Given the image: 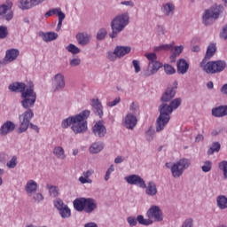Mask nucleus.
Listing matches in <instances>:
<instances>
[{"label":"nucleus","instance_id":"f257e3e1","mask_svg":"<svg viewBox=\"0 0 227 227\" xmlns=\"http://www.w3.org/2000/svg\"><path fill=\"white\" fill-rule=\"evenodd\" d=\"M10 91L15 93H21V106L24 109H27L22 114L19 116L20 128L19 134L26 132L29 129L31 120L35 116V113L31 110V107H35L36 102V92H35V85L30 82L26 85L24 82H13L9 85Z\"/></svg>","mask_w":227,"mask_h":227},{"label":"nucleus","instance_id":"f03ea898","mask_svg":"<svg viewBox=\"0 0 227 227\" xmlns=\"http://www.w3.org/2000/svg\"><path fill=\"white\" fill-rule=\"evenodd\" d=\"M176 95V86H168L163 92L160 98L161 105L159 106L160 116L156 121V132H160L166 129V125L171 120V114L182 105V99L175 98ZM173 98L175 99L173 100Z\"/></svg>","mask_w":227,"mask_h":227},{"label":"nucleus","instance_id":"7ed1b4c3","mask_svg":"<svg viewBox=\"0 0 227 227\" xmlns=\"http://www.w3.org/2000/svg\"><path fill=\"white\" fill-rule=\"evenodd\" d=\"M145 216L147 218H145L143 215H137V222L139 224H142V226H152L154 223H162V221H164L162 209L157 205H152L146 211Z\"/></svg>","mask_w":227,"mask_h":227},{"label":"nucleus","instance_id":"20e7f679","mask_svg":"<svg viewBox=\"0 0 227 227\" xmlns=\"http://www.w3.org/2000/svg\"><path fill=\"white\" fill-rule=\"evenodd\" d=\"M90 110H84L79 114L74 115V121L71 127L74 134H84L88 130V118H90Z\"/></svg>","mask_w":227,"mask_h":227},{"label":"nucleus","instance_id":"39448f33","mask_svg":"<svg viewBox=\"0 0 227 227\" xmlns=\"http://www.w3.org/2000/svg\"><path fill=\"white\" fill-rule=\"evenodd\" d=\"M224 12V6L223 4H215L209 9L205 10L202 15V22L205 26H212L217 19H219L221 13Z\"/></svg>","mask_w":227,"mask_h":227},{"label":"nucleus","instance_id":"423d86ee","mask_svg":"<svg viewBox=\"0 0 227 227\" xmlns=\"http://www.w3.org/2000/svg\"><path fill=\"white\" fill-rule=\"evenodd\" d=\"M200 67L206 74H214L224 72V70H226L227 64L225 60H215L205 63V59H203L200 63Z\"/></svg>","mask_w":227,"mask_h":227},{"label":"nucleus","instance_id":"0eeeda50","mask_svg":"<svg viewBox=\"0 0 227 227\" xmlns=\"http://www.w3.org/2000/svg\"><path fill=\"white\" fill-rule=\"evenodd\" d=\"M145 57L149 62L146 70L144 71V75L151 77V75H155L162 68L163 65L160 61L157 60V54L155 53H147Z\"/></svg>","mask_w":227,"mask_h":227},{"label":"nucleus","instance_id":"6e6552de","mask_svg":"<svg viewBox=\"0 0 227 227\" xmlns=\"http://www.w3.org/2000/svg\"><path fill=\"white\" fill-rule=\"evenodd\" d=\"M13 2L12 0H6L5 4L0 5V18L2 20L10 21L13 19Z\"/></svg>","mask_w":227,"mask_h":227},{"label":"nucleus","instance_id":"1a4fd4ad","mask_svg":"<svg viewBox=\"0 0 227 227\" xmlns=\"http://www.w3.org/2000/svg\"><path fill=\"white\" fill-rule=\"evenodd\" d=\"M129 25V14L123 13L115 17L111 22L112 29H124Z\"/></svg>","mask_w":227,"mask_h":227},{"label":"nucleus","instance_id":"9d476101","mask_svg":"<svg viewBox=\"0 0 227 227\" xmlns=\"http://www.w3.org/2000/svg\"><path fill=\"white\" fill-rule=\"evenodd\" d=\"M124 180L129 185H136V187H139L140 189H144L145 187V179L139 175L132 174L127 176L124 177Z\"/></svg>","mask_w":227,"mask_h":227},{"label":"nucleus","instance_id":"9b49d317","mask_svg":"<svg viewBox=\"0 0 227 227\" xmlns=\"http://www.w3.org/2000/svg\"><path fill=\"white\" fill-rule=\"evenodd\" d=\"M122 125L125 127V129L133 130L137 125V117L132 113H128L122 120Z\"/></svg>","mask_w":227,"mask_h":227},{"label":"nucleus","instance_id":"f8f14e48","mask_svg":"<svg viewBox=\"0 0 227 227\" xmlns=\"http://www.w3.org/2000/svg\"><path fill=\"white\" fill-rule=\"evenodd\" d=\"M52 85L54 91H59L60 90H65L67 83L65 82V74L59 73L55 74L52 78Z\"/></svg>","mask_w":227,"mask_h":227},{"label":"nucleus","instance_id":"ddd939ff","mask_svg":"<svg viewBox=\"0 0 227 227\" xmlns=\"http://www.w3.org/2000/svg\"><path fill=\"white\" fill-rule=\"evenodd\" d=\"M15 130V124L12 121H6L0 127V136L4 137Z\"/></svg>","mask_w":227,"mask_h":227},{"label":"nucleus","instance_id":"4468645a","mask_svg":"<svg viewBox=\"0 0 227 227\" xmlns=\"http://www.w3.org/2000/svg\"><path fill=\"white\" fill-rule=\"evenodd\" d=\"M92 132L96 137H106V134H107V129L101 121L96 122L92 128Z\"/></svg>","mask_w":227,"mask_h":227},{"label":"nucleus","instance_id":"2eb2a0df","mask_svg":"<svg viewBox=\"0 0 227 227\" xmlns=\"http://www.w3.org/2000/svg\"><path fill=\"white\" fill-rule=\"evenodd\" d=\"M90 106L97 116H99V118H102L104 116V106H102V102H100L98 98L91 99Z\"/></svg>","mask_w":227,"mask_h":227},{"label":"nucleus","instance_id":"dca6fc26","mask_svg":"<svg viewBox=\"0 0 227 227\" xmlns=\"http://www.w3.org/2000/svg\"><path fill=\"white\" fill-rule=\"evenodd\" d=\"M95 175V169L89 168L82 172V176L79 177L78 181L80 184H93L91 176Z\"/></svg>","mask_w":227,"mask_h":227},{"label":"nucleus","instance_id":"f3484780","mask_svg":"<svg viewBox=\"0 0 227 227\" xmlns=\"http://www.w3.org/2000/svg\"><path fill=\"white\" fill-rule=\"evenodd\" d=\"M142 189H145V194L151 198H155V196H157V192H159L157 190V184L153 181L148 182L147 184L146 182H145V187Z\"/></svg>","mask_w":227,"mask_h":227},{"label":"nucleus","instance_id":"a211bd4d","mask_svg":"<svg viewBox=\"0 0 227 227\" xmlns=\"http://www.w3.org/2000/svg\"><path fill=\"white\" fill-rule=\"evenodd\" d=\"M211 114L215 118H224V116H227V105L212 108Z\"/></svg>","mask_w":227,"mask_h":227},{"label":"nucleus","instance_id":"6ab92c4d","mask_svg":"<svg viewBox=\"0 0 227 227\" xmlns=\"http://www.w3.org/2000/svg\"><path fill=\"white\" fill-rule=\"evenodd\" d=\"M19 54H20V51L17 49L7 50L4 58V63H12V61H15V59L19 58Z\"/></svg>","mask_w":227,"mask_h":227},{"label":"nucleus","instance_id":"aec40b11","mask_svg":"<svg viewBox=\"0 0 227 227\" xmlns=\"http://www.w3.org/2000/svg\"><path fill=\"white\" fill-rule=\"evenodd\" d=\"M25 191L27 196H33L38 191V183L33 179L28 180L25 185Z\"/></svg>","mask_w":227,"mask_h":227},{"label":"nucleus","instance_id":"412c9836","mask_svg":"<svg viewBox=\"0 0 227 227\" xmlns=\"http://www.w3.org/2000/svg\"><path fill=\"white\" fill-rule=\"evenodd\" d=\"M97 210V201L91 198H87L85 200V206L83 212L86 214H91Z\"/></svg>","mask_w":227,"mask_h":227},{"label":"nucleus","instance_id":"4be33fe9","mask_svg":"<svg viewBox=\"0 0 227 227\" xmlns=\"http://www.w3.org/2000/svg\"><path fill=\"white\" fill-rule=\"evenodd\" d=\"M38 35L40 36V38H42V40L43 42H54V40H58V33L55 32H43L40 31L38 33Z\"/></svg>","mask_w":227,"mask_h":227},{"label":"nucleus","instance_id":"5701e85b","mask_svg":"<svg viewBox=\"0 0 227 227\" xmlns=\"http://www.w3.org/2000/svg\"><path fill=\"white\" fill-rule=\"evenodd\" d=\"M114 51L118 59H121V58H123V56L129 54L132 48H130V46H116Z\"/></svg>","mask_w":227,"mask_h":227},{"label":"nucleus","instance_id":"b1692460","mask_svg":"<svg viewBox=\"0 0 227 227\" xmlns=\"http://www.w3.org/2000/svg\"><path fill=\"white\" fill-rule=\"evenodd\" d=\"M177 74L181 75H184L186 72L189 70V63L184 59H181L177 61Z\"/></svg>","mask_w":227,"mask_h":227},{"label":"nucleus","instance_id":"393cba45","mask_svg":"<svg viewBox=\"0 0 227 227\" xmlns=\"http://www.w3.org/2000/svg\"><path fill=\"white\" fill-rule=\"evenodd\" d=\"M161 12L166 17H171L175 13V4L172 3L163 4L161 6Z\"/></svg>","mask_w":227,"mask_h":227},{"label":"nucleus","instance_id":"a878e982","mask_svg":"<svg viewBox=\"0 0 227 227\" xmlns=\"http://www.w3.org/2000/svg\"><path fill=\"white\" fill-rule=\"evenodd\" d=\"M86 204V198H78L74 200L73 205L77 212H84V207Z\"/></svg>","mask_w":227,"mask_h":227},{"label":"nucleus","instance_id":"bb28decb","mask_svg":"<svg viewBox=\"0 0 227 227\" xmlns=\"http://www.w3.org/2000/svg\"><path fill=\"white\" fill-rule=\"evenodd\" d=\"M104 150V143L102 142H95L92 143L89 148L90 153H100Z\"/></svg>","mask_w":227,"mask_h":227},{"label":"nucleus","instance_id":"cd10ccee","mask_svg":"<svg viewBox=\"0 0 227 227\" xmlns=\"http://www.w3.org/2000/svg\"><path fill=\"white\" fill-rule=\"evenodd\" d=\"M76 40L79 45H82L84 47L90 43V35L86 33H79L76 35Z\"/></svg>","mask_w":227,"mask_h":227},{"label":"nucleus","instance_id":"c85d7f7f","mask_svg":"<svg viewBox=\"0 0 227 227\" xmlns=\"http://www.w3.org/2000/svg\"><path fill=\"white\" fill-rule=\"evenodd\" d=\"M217 51V44L215 43H211L207 46L205 59H210V58H213V56Z\"/></svg>","mask_w":227,"mask_h":227},{"label":"nucleus","instance_id":"c756f323","mask_svg":"<svg viewBox=\"0 0 227 227\" xmlns=\"http://www.w3.org/2000/svg\"><path fill=\"white\" fill-rule=\"evenodd\" d=\"M170 171L172 173L173 178H180V176H182V175H184L183 169L177 165L176 162H175L171 166Z\"/></svg>","mask_w":227,"mask_h":227},{"label":"nucleus","instance_id":"7c9ffc66","mask_svg":"<svg viewBox=\"0 0 227 227\" xmlns=\"http://www.w3.org/2000/svg\"><path fill=\"white\" fill-rule=\"evenodd\" d=\"M53 154L57 159L60 160H65L67 159V154H65V149L62 146H56L53 149Z\"/></svg>","mask_w":227,"mask_h":227},{"label":"nucleus","instance_id":"2f4dec72","mask_svg":"<svg viewBox=\"0 0 227 227\" xmlns=\"http://www.w3.org/2000/svg\"><path fill=\"white\" fill-rule=\"evenodd\" d=\"M216 205L220 210H226L227 208V198L224 195H219L216 198Z\"/></svg>","mask_w":227,"mask_h":227},{"label":"nucleus","instance_id":"473e14b6","mask_svg":"<svg viewBox=\"0 0 227 227\" xmlns=\"http://www.w3.org/2000/svg\"><path fill=\"white\" fill-rule=\"evenodd\" d=\"M18 8H20V10H23V11L31 10V8H33L31 0H19Z\"/></svg>","mask_w":227,"mask_h":227},{"label":"nucleus","instance_id":"72a5a7b5","mask_svg":"<svg viewBox=\"0 0 227 227\" xmlns=\"http://www.w3.org/2000/svg\"><path fill=\"white\" fill-rule=\"evenodd\" d=\"M176 163L183 169V171H185V169H189V168H191V160L187 158H182Z\"/></svg>","mask_w":227,"mask_h":227},{"label":"nucleus","instance_id":"f704fd0d","mask_svg":"<svg viewBox=\"0 0 227 227\" xmlns=\"http://www.w3.org/2000/svg\"><path fill=\"white\" fill-rule=\"evenodd\" d=\"M174 46L175 43H171L168 44H160V46H155L153 51L154 52H160L161 51H173Z\"/></svg>","mask_w":227,"mask_h":227},{"label":"nucleus","instance_id":"c9c22d12","mask_svg":"<svg viewBox=\"0 0 227 227\" xmlns=\"http://www.w3.org/2000/svg\"><path fill=\"white\" fill-rule=\"evenodd\" d=\"M59 213L62 219H68L72 215V211L70 210V207H68V205L59 210Z\"/></svg>","mask_w":227,"mask_h":227},{"label":"nucleus","instance_id":"e433bc0d","mask_svg":"<svg viewBox=\"0 0 227 227\" xmlns=\"http://www.w3.org/2000/svg\"><path fill=\"white\" fill-rule=\"evenodd\" d=\"M221 150V144L219 142H214L210 148L207 150V155H214V153H219Z\"/></svg>","mask_w":227,"mask_h":227},{"label":"nucleus","instance_id":"4c0bfd02","mask_svg":"<svg viewBox=\"0 0 227 227\" xmlns=\"http://www.w3.org/2000/svg\"><path fill=\"white\" fill-rule=\"evenodd\" d=\"M173 54L170 56V59L172 62H174L176 59V56H180V54H182L184 47L182 45L176 46L173 48Z\"/></svg>","mask_w":227,"mask_h":227},{"label":"nucleus","instance_id":"58836bf2","mask_svg":"<svg viewBox=\"0 0 227 227\" xmlns=\"http://www.w3.org/2000/svg\"><path fill=\"white\" fill-rule=\"evenodd\" d=\"M47 189L49 190L50 196L51 198H58L59 196V188L54 185H47Z\"/></svg>","mask_w":227,"mask_h":227},{"label":"nucleus","instance_id":"ea45409f","mask_svg":"<svg viewBox=\"0 0 227 227\" xmlns=\"http://www.w3.org/2000/svg\"><path fill=\"white\" fill-rule=\"evenodd\" d=\"M17 164H19L18 158L14 155L7 161L6 167L9 169H15V168H17Z\"/></svg>","mask_w":227,"mask_h":227},{"label":"nucleus","instance_id":"a19ab883","mask_svg":"<svg viewBox=\"0 0 227 227\" xmlns=\"http://www.w3.org/2000/svg\"><path fill=\"white\" fill-rule=\"evenodd\" d=\"M74 120H75V116L68 117V118L63 120L62 123H61L62 129H68V127H70V125H72V127H73Z\"/></svg>","mask_w":227,"mask_h":227},{"label":"nucleus","instance_id":"79ce46f5","mask_svg":"<svg viewBox=\"0 0 227 227\" xmlns=\"http://www.w3.org/2000/svg\"><path fill=\"white\" fill-rule=\"evenodd\" d=\"M163 68L167 75H173L174 74H176V70L175 69V67H173V66L169 64H164Z\"/></svg>","mask_w":227,"mask_h":227},{"label":"nucleus","instance_id":"37998d69","mask_svg":"<svg viewBox=\"0 0 227 227\" xmlns=\"http://www.w3.org/2000/svg\"><path fill=\"white\" fill-rule=\"evenodd\" d=\"M153 137H155V129L150 127L148 130L145 132V138L147 141H153Z\"/></svg>","mask_w":227,"mask_h":227},{"label":"nucleus","instance_id":"c03bdc74","mask_svg":"<svg viewBox=\"0 0 227 227\" xmlns=\"http://www.w3.org/2000/svg\"><path fill=\"white\" fill-rule=\"evenodd\" d=\"M53 205L55 207V208H57V210H61L62 208H65V207H67V205L65 204V202H63V200L61 199H56L53 201Z\"/></svg>","mask_w":227,"mask_h":227},{"label":"nucleus","instance_id":"a18cd8bd","mask_svg":"<svg viewBox=\"0 0 227 227\" xmlns=\"http://www.w3.org/2000/svg\"><path fill=\"white\" fill-rule=\"evenodd\" d=\"M53 205L55 207V208H57V210H61L62 208H65V207H67V205L65 204V202H63V200L61 199H56L53 201Z\"/></svg>","mask_w":227,"mask_h":227},{"label":"nucleus","instance_id":"49530a36","mask_svg":"<svg viewBox=\"0 0 227 227\" xmlns=\"http://www.w3.org/2000/svg\"><path fill=\"white\" fill-rule=\"evenodd\" d=\"M66 49L67 51H68V52H71V54H79V52H81V49L72 43L67 46Z\"/></svg>","mask_w":227,"mask_h":227},{"label":"nucleus","instance_id":"de8ad7c7","mask_svg":"<svg viewBox=\"0 0 227 227\" xmlns=\"http://www.w3.org/2000/svg\"><path fill=\"white\" fill-rule=\"evenodd\" d=\"M59 12H63L61 11L60 8H55V9H51L50 11H48L45 14H44V17L49 18V17H52V15H58V17L59 16Z\"/></svg>","mask_w":227,"mask_h":227},{"label":"nucleus","instance_id":"09e8293b","mask_svg":"<svg viewBox=\"0 0 227 227\" xmlns=\"http://www.w3.org/2000/svg\"><path fill=\"white\" fill-rule=\"evenodd\" d=\"M201 169L204 173H209V171H212V161L210 160L204 161V164L201 167Z\"/></svg>","mask_w":227,"mask_h":227},{"label":"nucleus","instance_id":"8fccbe9b","mask_svg":"<svg viewBox=\"0 0 227 227\" xmlns=\"http://www.w3.org/2000/svg\"><path fill=\"white\" fill-rule=\"evenodd\" d=\"M219 169L223 172V178H227V161L223 160L218 165Z\"/></svg>","mask_w":227,"mask_h":227},{"label":"nucleus","instance_id":"3c124183","mask_svg":"<svg viewBox=\"0 0 227 227\" xmlns=\"http://www.w3.org/2000/svg\"><path fill=\"white\" fill-rule=\"evenodd\" d=\"M129 113H131V114H134L135 116H137V114H139V107L137 106V104L132 103L129 106Z\"/></svg>","mask_w":227,"mask_h":227},{"label":"nucleus","instance_id":"603ef678","mask_svg":"<svg viewBox=\"0 0 227 227\" xmlns=\"http://www.w3.org/2000/svg\"><path fill=\"white\" fill-rule=\"evenodd\" d=\"M112 173H114V165H110L105 175V182H109Z\"/></svg>","mask_w":227,"mask_h":227},{"label":"nucleus","instance_id":"864d4df0","mask_svg":"<svg viewBox=\"0 0 227 227\" xmlns=\"http://www.w3.org/2000/svg\"><path fill=\"white\" fill-rule=\"evenodd\" d=\"M106 58L109 61H116L118 56H116L115 50H114V51H107Z\"/></svg>","mask_w":227,"mask_h":227},{"label":"nucleus","instance_id":"5fc2aeb1","mask_svg":"<svg viewBox=\"0 0 227 227\" xmlns=\"http://www.w3.org/2000/svg\"><path fill=\"white\" fill-rule=\"evenodd\" d=\"M120 102H121V98L120 97H117L113 101L107 102L106 106L108 107H114V106H118V104H120Z\"/></svg>","mask_w":227,"mask_h":227},{"label":"nucleus","instance_id":"6e6d98bb","mask_svg":"<svg viewBox=\"0 0 227 227\" xmlns=\"http://www.w3.org/2000/svg\"><path fill=\"white\" fill-rule=\"evenodd\" d=\"M127 221H128V223L130 227H134V226H137V223H139L137 221V218H135L134 216H129L127 218Z\"/></svg>","mask_w":227,"mask_h":227},{"label":"nucleus","instance_id":"4d7b16f0","mask_svg":"<svg viewBox=\"0 0 227 227\" xmlns=\"http://www.w3.org/2000/svg\"><path fill=\"white\" fill-rule=\"evenodd\" d=\"M32 196L35 203H41V201H43V195L40 192L34 193Z\"/></svg>","mask_w":227,"mask_h":227},{"label":"nucleus","instance_id":"13d9d810","mask_svg":"<svg viewBox=\"0 0 227 227\" xmlns=\"http://www.w3.org/2000/svg\"><path fill=\"white\" fill-rule=\"evenodd\" d=\"M66 15L64 12H59V23L57 25V29H61V26H63V20H65Z\"/></svg>","mask_w":227,"mask_h":227},{"label":"nucleus","instance_id":"bf43d9fd","mask_svg":"<svg viewBox=\"0 0 227 227\" xmlns=\"http://www.w3.org/2000/svg\"><path fill=\"white\" fill-rule=\"evenodd\" d=\"M182 227H194V220L192 218H187L184 221Z\"/></svg>","mask_w":227,"mask_h":227},{"label":"nucleus","instance_id":"052dcab7","mask_svg":"<svg viewBox=\"0 0 227 227\" xmlns=\"http://www.w3.org/2000/svg\"><path fill=\"white\" fill-rule=\"evenodd\" d=\"M107 35V30L106 29H101L98 32L97 34V38L98 40H104Z\"/></svg>","mask_w":227,"mask_h":227},{"label":"nucleus","instance_id":"680f3d73","mask_svg":"<svg viewBox=\"0 0 227 227\" xmlns=\"http://www.w3.org/2000/svg\"><path fill=\"white\" fill-rule=\"evenodd\" d=\"M132 65L134 67V69H135V73L136 74H139L141 72V66H139V60H136L134 59L132 61Z\"/></svg>","mask_w":227,"mask_h":227},{"label":"nucleus","instance_id":"e2e57ef3","mask_svg":"<svg viewBox=\"0 0 227 227\" xmlns=\"http://www.w3.org/2000/svg\"><path fill=\"white\" fill-rule=\"evenodd\" d=\"M70 67H79L81 65V59L79 58H74L72 59L69 62Z\"/></svg>","mask_w":227,"mask_h":227},{"label":"nucleus","instance_id":"0e129e2a","mask_svg":"<svg viewBox=\"0 0 227 227\" xmlns=\"http://www.w3.org/2000/svg\"><path fill=\"white\" fill-rule=\"evenodd\" d=\"M121 31V29H113L112 32L109 33L110 38H116Z\"/></svg>","mask_w":227,"mask_h":227},{"label":"nucleus","instance_id":"69168bd1","mask_svg":"<svg viewBox=\"0 0 227 227\" xmlns=\"http://www.w3.org/2000/svg\"><path fill=\"white\" fill-rule=\"evenodd\" d=\"M8 36V30L0 29V40H3Z\"/></svg>","mask_w":227,"mask_h":227},{"label":"nucleus","instance_id":"338daca9","mask_svg":"<svg viewBox=\"0 0 227 227\" xmlns=\"http://www.w3.org/2000/svg\"><path fill=\"white\" fill-rule=\"evenodd\" d=\"M220 38L222 40H227V29H222L220 31Z\"/></svg>","mask_w":227,"mask_h":227},{"label":"nucleus","instance_id":"774afa93","mask_svg":"<svg viewBox=\"0 0 227 227\" xmlns=\"http://www.w3.org/2000/svg\"><path fill=\"white\" fill-rule=\"evenodd\" d=\"M220 91H221L222 95H227V83L223 84L221 87Z\"/></svg>","mask_w":227,"mask_h":227}]
</instances>
